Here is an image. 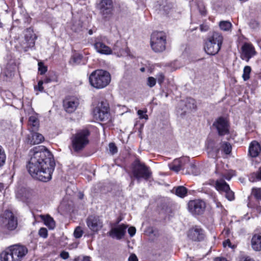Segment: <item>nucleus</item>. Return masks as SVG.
<instances>
[{
    "label": "nucleus",
    "mask_w": 261,
    "mask_h": 261,
    "mask_svg": "<svg viewBox=\"0 0 261 261\" xmlns=\"http://www.w3.org/2000/svg\"><path fill=\"white\" fill-rule=\"evenodd\" d=\"M50 81H51V80H50V79H49V78H46V79L44 80V81L43 83H49Z\"/></svg>",
    "instance_id": "obj_57"
},
{
    "label": "nucleus",
    "mask_w": 261,
    "mask_h": 261,
    "mask_svg": "<svg viewBox=\"0 0 261 261\" xmlns=\"http://www.w3.org/2000/svg\"><path fill=\"white\" fill-rule=\"evenodd\" d=\"M132 172L134 176L138 181H139L141 178L148 179L151 174L148 167L137 160H136L133 164Z\"/></svg>",
    "instance_id": "obj_6"
},
{
    "label": "nucleus",
    "mask_w": 261,
    "mask_h": 261,
    "mask_svg": "<svg viewBox=\"0 0 261 261\" xmlns=\"http://www.w3.org/2000/svg\"><path fill=\"white\" fill-rule=\"evenodd\" d=\"M188 210L193 215H199L203 213L205 208V202L199 199L191 200L188 203Z\"/></svg>",
    "instance_id": "obj_10"
},
{
    "label": "nucleus",
    "mask_w": 261,
    "mask_h": 261,
    "mask_svg": "<svg viewBox=\"0 0 261 261\" xmlns=\"http://www.w3.org/2000/svg\"><path fill=\"white\" fill-rule=\"evenodd\" d=\"M109 106L107 101H102L98 103L93 110L94 118L99 121H105L109 118Z\"/></svg>",
    "instance_id": "obj_7"
},
{
    "label": "nucleus",
    "mask_w": 261,
    "mask_h": 261,
    "mask_svg": "<svg viewBox=\"0 0 261 261\" xmlns=\"http://www.w3.org/2000/svg\"><path fill=\"white\" fill-rule=\"evenodd\" d=\"M100 13L107 17L112 13L113 4L112 0H101L98 5Z\"/></svg>",
    "instance_id": "obj_15"
},
{
    "label": "nucleus",
    "mask_w": 261,
    "mask_h": 261,
    "mask_svg": "<svg viewBox=\"0 0 261 261\" xmlns=\"http://www.w3.org/2000/svg\"><path fill=\"white\" fill-rule=\"evenodd\" d=\"M128 261H138V258L135 254H132L129 257Z\"/></svg>",
    "instance_id": "obj_53"
},
{
    "label": "nucleus",
    "mask_w": 261,
    "mask_h": 261,
    "mask_svg": "<svg viewBox=\"0 0 261 261\" xmlns=\"http://www.w3.org/2000/svg\"><path fill=\"white\" fill-rule=\"evenodd\" d=\"M252 195L257 200L261 199V189L260 188H253Z\"/></svg>",
    "instance_id": "obj_37"
},
{
    "label": "nucleus",
    "mask_w": 261,
    "mask_h": 261,
    "mask_svg": "<svg viewBox=\"0 0 261 261\" xmlns=\"http://www.w3.org/2000/svg\"><path fill=\"white\" fill-rule=\"evenodd\" d=\"M260 150V146L259 143L256 141H253L249 146V153L252 157L255 158L258 156Z\"/></svg>",
    "instance_id": "obj_27"
},
{
    "label": "nucleus",
    "mask_w": 261,
    "mask_h": 261,
    "mask_svg": "<svg viewBox=\"0 0 261 261\" xmlns=\"http://www.w3.org/2000/svg\"><path fill=\"white\" fill-rule=\"evenodd\" d=\"M221 147L223 152L226 154H229L231 151V146L230 143L224 142L222 143Z\"/></svg>",
    "instance_id": "obj_34"
},
{
    "label": "nucleus",
    "mask_w": 261,
    "mask_h": 261,
    "mask_svg": "<svg viewBox=\"0 0 261 261\" xmlns=\"http://www.w3.org/2000/svg\"><path fill=\"white\" fill-rule=\"evenodd\" d=\"M32 191L24 188L19 190L17 193V198H19L24 202H27L32 196Z\"/></svg>",
    "instance_id": "obj_22"
},
{
    "label": "nucleus",
    "mask_w": 261,
    "mask_h": 261,
    "mask_svg": "<svg viewBox=\"0 0 261 261\" xmlns=\"http://www.w3.org/2000/svg\"><path fill=\"white\" fill-rule=\"evenodd\" d=\"M138 115L139 116L140 119H147L148 116L147 115L144 114V112L142 110H139L138 111Z\"/></svg>",
    "instance_id": "obj_46"
},
{
    "label": "nucleus",
    "mask_w": 261,
    "mask_h": 261,
    "mask_svg": "<svg viewBox=\"0 0 261 261\" xmlns=\"http://www.w3.org/2000/svg\"><path fill=\"white\" fill-rule=\"evenodd\" d=\"M131 184V185H133V184H134V182L132 181L131 182V184Z\"/></svg>",
    "instance_id": "obj_62"
},
{
    "label": "nucleus",
    "mask_w": 261,
    "mask_h": 261,
    "mask_svg": "<svg viewBox=\"0 0 261 261\" xmlns=\"http://www.w3.org/2000/svg\"><path fill=\"white\" fill-rule=\"evenodd\" d=\"M207 40L217 44L218 42L219 46L221 47L223 41V37L221 33L214 32L208 37Z\"/></svg>",
    "instance_id": "obj_24"
},
{
    "label": "nucleus",
    "mask_w": 261,
    "mask_h": 261,
    "mask_svg": "<svg viewBox=\"0 0 261 261\" xmlns=\"http://www.w3.org/2000/svg\"><path fill=\"white\" fill-rule=\"evenodd\" d=\"M43 82L42 81H40L38 82L37 87H36L35 88L38 89L39 91L42 92L43 90Z\"/></svg>",
    "instance_id": "obj_47"
},
{
    "label": "nucleus",
    "mask_w": 261,
    "mask_h": 261,
    "mask_svg": "<svg viewBox=\"0 0 261 261\" xmlns=\"http://www.w3.org/2000/svg\"><path fill=\"white\" fill-rule=\"evenodd\" d=\"M16 224L14 215L10 211H6L0 217V225L3 228L10 230H14Z\"/></svg>",
    "instance_id": "obj_8"
},
{
    "label": "nucleus",
    "mask_w": 261,
    "mask_h": 261,
    "mask_svg": "<svg viewBox=\"0 0 261 261\" xmlns=\"http://www.w3.org/2000/svg\"><path fill=\"white\" fill-rule=\"evenodd\" d=\"M89 80L92 87L101 89L106 87L110 83L111 75L107 71L96 70L90 74Z\"/></svg>",
    "instance_id": "obj_2"
},
{
    "label": "nucleus",
    "mask_w": 261,
    "mask_h": 261,
    "mask_svg": "<svg viewBox=\"0 0 261 261\" xmlns=\"http://www.w3.org/2000/svg\"><path fill=\"white\" fill-rule=\"evenodd\" d=\"M38 234L40 237L43 238H46L48 236V232L46 228L44 227H41L38 232Z\"/></svg>",
    "instance_id": "obj_42"
},
{
    "label": "nucleus",
    "mask_w": 261,
    "mask_h": 261,
    "mask_svg": "<svg viewBox=\"0 0 261 261\" xmlns=\"http://www.w3.org/2000/svg\"><path fill=\"white\" fill-rule=\"evenodd\" d=\"M140 70L142 71V72H144L145 71V68L144 67L143 68H141L140 69Z\"/></svg>",
    "instance_id": "obj_60"
},
{
    "label": "nucleus",
    "mask_w": 261,
    "mask_h": 261,
    "mask_svg": "<svg viewBox=\"0 0 261 261\" xmlns=\"http://www.w3.org/2000/svg\"><path fill=\"white\" fill-rule=\"evenodd\" d=\"M199 10L201 15H205L206 13V11L205 10V7L203 5H201V6H198Z\"/></svg>",
    "instance_id": "obj_49"
},
{
    "label": "nucleus",
    "mask_w": 261,
    "mask_h": 261,
    "mask_svg": "<svg viewBox=\"0 0 261 261\" xmlns=\"http://www.w3.org/2000/svg\"><path fill=\"white\" fill-rule=\"evenodd\" d=\"M200 29L202 32H206L209 29V27L207 24H201L200 26Z\"/></svg>",
    "instance_id": "obj_51"
},
{
    "label": "nucleus",
    "mask_w": 261,
    "mask_h": 261,
    "mask_svg": "<svg viewBox=\"0 0 261 261\" xmlns=\"http://www.w3.org/2000/svg\"><path fill=\"white\" fill-rule=\"evenodd\" d=\"M118 42H117L114 46L112 50H113L116 54H117L118 56L122 55V50L119 48Z\"/></svg>",
    "instance_id": "obj_44"
},
{
    "label": "nucleus",
    "mask_w": 261,
    "mask_h": 261,
    "mask_svg": "<svg viewBox=\"0 0 261 261\" xmlns=\"http://www.w3.org/2000/svg\"><path fill=\"white\" fill-rule=\"evenodd\" d=\"M127 226L121 224L117 227L113 228L109 231L110 236L112 238H116L118 240L121 239L125 234Z\"/></svg>",
    "instance_id": "obj_19"
},
{
    "label": "nucleus",
    "mask_w": 261,
    "mask_h": 261,
    "mask_svg": "<svg viewBox=\"0 0 261 261\" xmlns=\"http://www.w3.org/2000/svg\"><path fill=\"white\" fill-rule=\"evenodd\" d=\"M94 47L99 54L109 55L112 54V49L102 42V37L99 36L95 38Z\"/></svg>",
    "instance_id": "obj_14"
},
{
    "label": "nucleus",
    "mask_w": 261,
    "mask_h": 261,
    "mask_svg": "<svg viewBox=\"0 0 261 261\" xmlns=\"http://www.w3.org/2000/svg\"><path fill=\"white\" fill-rule=\"evenodd\" d=\"M110 152L114 154L117 152V148L114 143H110L109 145Z\"/></svg>",
    "instance_id": "obj_43"
},
{
    "label": "nucleus",
    "mask_w": 261,
    "mask_h": 261,
    "mask_svg": "<svg viewBox=\"0 0 261 261\" xmlns=\"http://www.w3.org/2000/svg\"><path fill=\"white\" fill-rule=\"evenodd\" d=\"M89 229L93 233H97L103 227V221L98 216H90L86 220Z\"/></svg>",
    "instance_id": "obj_9"
},
{
    "label": "nucleus",
    "mask_w": 261,
    "mask_h": 261,
    "mask_svg": "<svg viewBox=\"0 0 261 261\" xmlns=\"http://www.w3.org/2000/svg\"><path fill=\"white\" fill-rule=\"evenodd\" d=\"M79 105V100L75 97L66 98L63 101L64 108L65 110L69 113L74 112Z\"/></svg>",
    "instance_id": "obj_16"
},
{
    "label": "nucleus",
    "mask_w": 261,
    "mask_h": 261,
    "mask_svg": "<svg viewBox=\"0 0 261 261\" xmlns=\"http://www.w3.org/2000/svg\"><path fill=\"white\" fill-rule=\"evenodd\" d=\"M82 196H83V195H81L80 198H82Z\"/></svg>",
    "instance_id": "obj_64"
},
{
    "label": "nucleus",
    "mask_w": 261,
    "mask_h": 261,
    "mask_svg": "<svg viewBox=\"0 0 261 261\" xmlns=\"http://www.w3.org/2000/svg\"><path fill=\"white\" fill-rule=\"evenodd\" d=\"M83 233V231L82 228L80 226L77 227L74 231V236L76 238H81Z\"/></svg>",
    "instance_id": "obj_41"
},
{
    "label": "nucleus",
    "mask_w": 261,
    "mask_h": 261,
    "mask_svg": "<svg viewBox=\"0 0 261 261\" xmlns=\"http://www.w3.org/2000/svg\"><path fill=\"white\" fill-rule=\"evenodd\" d=\"M38 71L40 74H44L47 70V66H45L43 62H39L38 63Z\"/></svg>",
    "instance_id": "obj_38"
},
{
    "label": "nucleus",
    "mask_w": 261,
    "mask_h": 261,
    "mask_svg": "<svg viewBox=\"0 0 261 261\" xmlns=\"http://www.w3.org/2000/svg\"><path fill=\"white\" fill-rule=\"evenodd\" d=\"M219 27L222 30L227 31L231 27V23L228 21H221L219 23Z\"/></svg>",
    "instance_id": "obj_33"
},
{
    "label": "nucleus",
    "mask_w": 261,
    "mask_h": 261,
    "mask_svg": "<svg viewBox=\"0 0 261 261\" xmlns=\"http://www.w3.org/2000/svg\"><path fill=\"white\" fill-rule=\"evenodd\" d=\"M207 184L214 186L215 189L220 193L224 192L225 197L229 201L234 199V193L230 190L229 186L226 183L223 178L214 180H210Z\"/></svg>",
    "instance_id": "obj_5"
},
{
    "label": "nucleus",
    "mask_w": 261,
    "mask_h": 261,
    "mask_svg": "<svg viewBox=\"0 0 261 261\" xmlns=\"http://www.w3.org/2000/svg\"><path fill=\"white\" fill-rule=\"evenodd\" d=\"M82 196H83V195H81L80 198H82Z\"/></svg>",
    "instance_id": "obj_63"
},
{
    "label": "nucleus",
    "mask_w": 261,
    "mask_h": 261,
    "mask_svg": "<svg viewBox=\"0 0 261 261\" xmlns=\"http://www.w3.org/2000/svg\"><path fill=\"white\" fill-rule=\"evenodd\" d=\"M255 178L257 180H261V168H259L255 173H253L251 174V176L250 177V180L254 181L255 180Z\"/></svg>",
    "instance_id": "obj_35"
},
{
    "label": "nucleus",
    "mask_w": 261,
    "mask_h": 261,
    "mask_svg": "<svg viewBox=\"0 0 261 261\" xmlns=\"http://www.w3.org/2000/svg\"><path fill=\"white\" fill-rule=\"evenodd\" d=\"M28 125L31 131L37 130L39 127L40 122L38 119V115L37 113H33L29 118Z\"/></svg>",
    "instance_id": "obj_21"
},
{
    "label": "nucleus",
    "mask_w": 261,
    "mask_h": 261,
    "mask_svg": "<svg viewBox=\"0 0 261 261\" xmlns=\"http://www.w3.org/2000/svg\"><path fill=\"white\" fill-rule=\"evenodd\" d=\"M187 193V189L184 186H179L176 189L175 194L180 197H184L186 196Z\"/></svg>",
    "instance_id": "obj_31"
},
{
    "label": "nucleus",
    "mask_w": 261,
    "mask_h": 261,
    "mask_svg": "<svg viewBox=\"0 0 261 261\" xmlns=\"http://www.w3.org/2000/svg\"><path fill=\"white\" fill-rule=\"evenodd\" d=\"M25 42L21 44L24 51L28 50L29 48H32L35 45L36 35L34 34L33 30L30 28L24 32Z\"/></svg>",
    "instance_id": "obj_11"
},
{
    "label": "nucleus",
    "mask_w": 261,
    "mask_h": 261,
    "mask_svg": "<svg viewBox=\"0 0 261 261\" xmlns=\"http://www.w3.org/2000/svg\"><path fill=\"white\" fill-rule=\"evenodd\" d=\"M240 261H254V260L249 256H243L240 258Z\"/></svg>",
    "instance_id": "obj_52"
},
{
    "label": "nucleus",
    "mask_w": 261,
    "mask_h": 261,
    "mask_svg": "<svg viewBox=\"0 0 261 261\" xmlns=\"http://www.w3.org/2000/svg\"><path fill=\"white\" fill-rule=\"evenodd\" d=\"M165 78V76L164 74L162 72H160L156 75L155 79L158 81V84L161 86L162 84L164 82Z\"/></svg>",
    "instance_id": "obj_40"
},
{
    "label": "nucleus",
    "mask_w": 261,
    "mask_h": 261,
    "mask_svg": "<svg viewBox=\"0 0 261 261\" xmlns=\"http://www.w3.org/2000/svg\"><path fill=\"white\" fill-rule=\"evenodd\" d=\"M90 132L87 129H82L77 132L71 138V145L73 150L79 152L83 150L89 143Z\"/></svg>",
    "instance_id": "obj_3"
},
{
    "label": "nucleus",
    "mask_w": 261,
    "mask_h": 261,
    "mask_svg": "<svg viewBox=\"0 0 261 261\" xmlns=\"http://www.w3.org/2000/svg\"><path fill=\"white\" fill-rule=\"evenodd\" d=\"M136 231V228L134 227H130L128 229V232L131 237H133L135 235Z\"/></svg>",
    "instance_id": "obj_48"
},
{
    "label": "nucleus",
    "mask_w": 261,
    "mask_h": 261,
    "mask_svg": "<svg viewBox=\"0 0 261 261\" xmlns=\"http://www.w3.org/2000/svg\"><path fill=\"white\" fill-rule=\"evenodd\" d=\"M60 256L64 259H66L69 257V253L66 251H62L60 254Z\"/></svg>",
    "instance_id": "obj_50"
},
{
    "label": "nucleus",
    "mask_w": 261,
    "mask_h": 261,
    "mask_svg": "<svg viewBox=\"0 0 261 261\" xmlns=\"http://www.w3.org/2000/svg\"><path fill=\"white\" fill-rule=\"evenodd\" d=\"M215 261H227L226 259L223 257H217Z\"/></svg>",
    "instance_id": "obj_55"
},
{
    "label": "nucleus",
    "mask_w": 261,
    "mask_h": 261,
    "mask_svg": "<svg viewBox=\"0 0 261 261\" xmlns=\"http://www.w3.org/2000/svg\"><path fill=\"white\" fill-rule=\"evenodd\" d=\"M92 33H92V30H89V34L90 35H92Z\"/></svg>",
    "instance_id": "obj_61"
},
{
    "label": "nucleus",
    "mask_w": 261,
    "mask_h": 261,
    "mask_svg": "<svg viewBox=\"0 0 261 261\" xmlns=\"http://www.w3.org/2000/svg\"><path fill=\"white\" fill-rule=\"evenodd\" d=\"M186 106L190 109H195L196 108V105H195V100L192 98L189 99L188 103L186 105Z\"/></svg>",
    "instance_id": "obj_45"
},
{
    "label": "nucleus",
    "mask_w": 261,
    "mask_h": 261,
    "mask_svg": "<svg viewBox=\"0 0 261 261\" xmlns=\"http://www.w3.org/2000/svg\"><path fill=\"white\" fill-rule=\"evenodd\" d=\"M30 156L27 168L30 175L43 182L50 180L55 165L51 152L45 146H38L30 151Z\"/></svg>",
    "instance_id": "obj_1"
},
{
    "label": "nucleus",
    "mask_w": 261,
    "mask_h": 261,
    "mask_svg": "<svg viewBox=\"0 0 261 261\" xmlns=\"http://www.w3.org/2000/svg\"><path fill=\"white\" fill-rule=\"evenodd\" d=\"M251 71V68L249 66H246L243 69L242 77L244 81H246L250 79V74Z\"/></svg>",
    "instance_id": "obj_32"
},
{
    "label": "nucleus",
    "mask_w": 261,
    "mask_h": 261,
    "mask_svg": "<svg viewBox=\"0 0 261 261\" xmlns=\"http://www.w3.org/2000/svg\"><path fill=\"white\" fill-rule=\"evenodd\" d=\"M156 83V80L155 78L152 76H149L147 78V85L149 86L150 88H152L154 87Z\"/></svg>",
    "instance_id": "obj_39"
},
{
    "label": "nucleus",
    "mask_w": 261,
    "mask_h": 261,
    "mask_svg": "<svg viewBox=\"0 0 261 261\" xmlns=\"http://www.w3.org/2000/svg\"><path fill=\"white\" fill-rule=\"evenodd\" d=\"M28 252V249L25 246L17 244V261H20Z\"/></svg>",
    "instance_id": "obj_29"
},
{
    "label": "nucleus",
    "mask_w": 261,
    "mask_h": 261,
    "mask_svg": "<svg viewBox=\"0 0 261 261\" xmlns=\"http://www.w3.org/2000/svg\"><path fill=\"white\" fill-rule=\"evenodd\" d=\"M82 58L83 56L81 54H75L72 56L69 63L72 65L79 64L82 61Z\"/></svg>",
    "instance_id": "obj_30"
},
{
    "label": "nucleus",
    "mask_w": 261,
    "mask_h": 261,
    "mask_svg": "<svg viewBox=\"0 0 261 261\" xmlns=\"http://www.w3.org/2000/svg\"><path fill=\"white\" fill-rule=\"evenodd\" d=\"M83 261H90V257L89 256H85L83 258Z\"/></svg>",
    "instance_id": "obj_58"
},
{
    "label": "nucleus",
    "mask_w": 261,
    "mask_h": 261,
    "mask_svg": "<svg viewBox=\"0 0 261 261\" xmlns=\"http://www.w3.org/2000/svg\"><path fill=\"white\" fill-rule=\"evenodd\" d=\"M213 126L217 129L220 136H224L229 133V124L227 121L223 117L218 118L214 123Z\"/></svg>",
    "instance_id": "obj_13"
},
{
    "label": "nucleus",
    "mask_w": 261,
    "mask_h": 261,
    "mask_svg": "<svg viewBox=\"0 0 261 261\" xmlns=\"http://www.w3.org/2000/svg\"><path fill=\"white\" fill-rule=\"evenodd\" d=\"M185 163V161L184 159H175L171 164H169V168L171 170L178 172L182 169Z\"/></svg>",
    "instance_id": "obj_23"
},
{
    "label": "nucleus",
    "mask_w": 261,
    "mask_h": 261,
    "mask_svg": "<svg viewBox=\"0 0 261 261\" xmlns=\"http://www.w3.org/2000/svg\"><path fill=\"white\" fill-rule=\"evenodd\" d=\"M166 36L163 32L152 33L150 38L151 47L155 52H161L166 48Z\"/></svg>",
    "instance_id": "obj_4"
},
{
    "label": "nucleus",
    "mask_w": 261,
    "mask_h": 261,
    "mask_svg": "<svg viewBox=\"0 0 261 261\" xmlns=\"http://www.w3.org/2000/svg\"><path fill=\"white\" fill-rule=\"evenodd\" d=\"M41 219L44 221V224L50 229H53L56 226V223L54 219L49 215H40Z\"/></svg>",
    "instance_id": "obj_28"
},
{
    "label": "nucleus",
    "mask_w": 261,
    "mask_h": 261,
    "mask_svg": "<svg viewBox=\"0 0 261 261\" xmlns=\"http://www.w3.org/2000/svg\"><path fill=\"white\" fill-rule=\"evenodd\" d=\"M188 238L195 241H200L203 239V230L198 226H195L189 230Z\"/></svg>",
    "instance_id": "obj_18"
},
{
    "label": "nucleus",
    "mask_w": 261,
    "mask_h": 261,
    "mask_svg": "<svg viewBox=\"0 0 261 261\" xmlns=\"http://www.w3.org/2000/svg\"><path fill=\"white\" fill-rule=\"evenodd\" d=\"M223 177H224L227 180H230V178H231V176H229V175H228V176L224 175Z\"/></svg>",
    "instance_id": "obj_59"
},
{
    "label": "nucleus",
    "mask_w": 261,
    "mask_h": 261,
    "mask_svg": "<svg viewBox=\"0 0 261 261\" xmlns=\"http://www.w3.org/2000/svg\"><path fill=\"white\" fill-rule=\"evenodd\" d=\"M16 255V248L15 245L10 246L6 250L1 253V259L3 261H16L14 255Z\"/></svg>",
    "instance_id": "obj_17"
},
{
    "label": "nucleus",
    "mask_w": 261,
    "mask_h": 261,
    "mask_svg": "<svg viewBox=\"0 0 261 261\" xmlns=\"http://www.w3.org/2000/svg\"><path fill=\"white\" fill-rule=\"evenodd\" d=\"M44 140L43 136L38 133L34 132L31 134V136L28 139V143L31 145L38 144Z\"/></svg>",
    "instance_id": "obj_25"
},
{
    "label": "nucleus",
    "mask_w": 261,
    "mask_h": 261,
    "mask_svg": "<svg viewBox=\"0 0 261 261\" xmlns=\"http://www.w3.org/2000/svg\"><path fill=\"white\" fill-rule=\"evenodd\" d=\"M5 188V186L3 183L0 182V191L3 190Z\"/></svg>",
    "instance_id": "obj_56"
},
{
    "label": "nucleus",
    "mask_w": 261,
    "mask_h": 261,
    "mask_svg": "<svg viewBox=\"0 0 261 261\" xmlns=\"http://www.w3.org/2000/svg\"><path fill=\"white\" fill-rule=\"evenodd\" d=\"M251 246L254 251L261 250V234H255L253 236L251 240Z\"/></svg>",
    "instance_id": "obj_26"
},
{
    "label": "nucleus",
    "mask_w": 261,
    "mask_h": 261,
    "mask_svg": "<svg viewBox=\"0 0 261 261\" xmlns=\"http://www.w3.org/2000/svg\"><path fill=\"white\" fill-rule=\"evenodd\" d=\"M231 243L229 240H227L226 241H224L223 242V246L224 247H226V246H229V247H231Z\"/></svg>",
    "instance_id": "obj_54"
},
{
    "label": "nucleus",
    "mask_w": 261,
    "mask_h": 261,
    "mask_svg": "<svg viewBox=\"0 0 261 261\" xmlns=\"http://www.w3.org/2000/svg\"><path fill=\"white\" fill-rule=\"evenodd\" d=\"M6 154L2 146L0 145V168L4 166L6 161Z\"/></svg>",
    "instance_id": "obj_36"
},
{
    "label": "nucleus",
    "mask_w": 261,
    "mask_h": 261,
    "mask_svg": "<svg viewBox=\"0 0 261 261\" xmlns=\"http://www.w3.org/2000/svg\"><path fill=\"white\" fill-rule=\"evenodd\" d=\"M256 54L254 46L250 43H245L241 47V58L249 62Z\"/></svg>",
    "instance_id": "obj_12"
},
{
    "label": "nucleus",
    "mask_w": 261,
    "mask_h": 261,
    "mask_svg": "<svg viewBox=\"0 0 261 261\" xmlns=\"http://www.w3.org/2000/svg\"><path fill=\"white\" fill-rule=\"evenodd\" d=\"M217 44L214 43L206 40L204 46V50L205 52L210 55H215L217 54L220 49L219 46V43Z\"/></svg>",
    "instance_id": "obj_20"
}]
</instances>
